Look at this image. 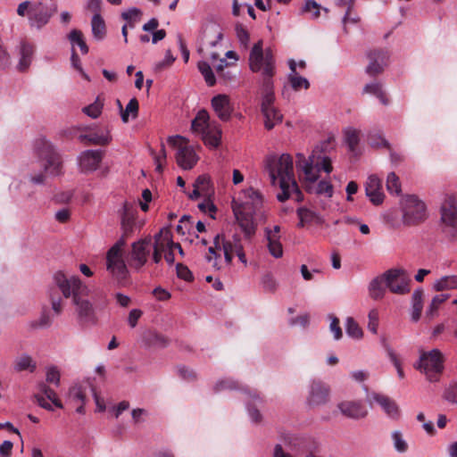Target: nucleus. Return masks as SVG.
I'll return each mask as SVG.
<instances>
[{
    "instance_id": "1",
    "label": "nucleus",
    "mask_w": 457,
    "mask_h": 457,
    "mask_svg": "<svg viewBox=\"0 0 457 457\" xmlns=\"http://www.w3.org/2000/svg\"><path fill=\"white\" fill-rule=\"evenodd\" d=\"M54 280L63 297L71 299L79 323L82 326L96 325L97 316L93 303L87 299L88 287L79 277L61 270L54 274Z\"/></svg>"
},
{
    "instance_id": "2",
    "label": "nucleus",
    "mask_w": 457,
    "mask_h": 457,
    "mask_svg": "<svg viewBox=\"0 0 457 457\" xmlns=\"http://www.w3.org/2000/svg\"><path fill=\"white\" fill-rule=\"evenodd\" d=\"M232 210L246 239L255 234L256 220H265L267 218L263 195L252 187L242 190L238 198L232 201Z\"/></svg>"
},
{
    "instance_id": "3",
    "label": "nucleus",
    "mask_w": 457,
    "mask_h": 457,
    "mask_svg": "<svg viewBox=\"0 0 457 457\" xmlns=\"http://www.w3.org/2000/svg\"><path fill=\"white\" fill-rule=\"evenodd\" d=\"M264 169L268 172L273 186L278 184L281 192L277 198L279 202H285L290 197L301 202L303 199V193L295 179L293 158L287 154L281 155L269 154L264 159Z\"/></svg>"
},
{
    "instance_id": "4",
    "label": "nucleus",
    "mask_w": 457,
    "mask_h": 457,
    "mask_svg": "<svg viewBox=\"0 0 457 457\" xmlns=\"http://www.w3.org/2000/svg\"><path fill=\"white\" fill-rule=\"evenodd\" d=\"M296 167L303 173L307 182L314 183L320 178V172L330 173L333 170L331 160L322 154V147L316 146L308 158L303 154H296Z\"/></svg>"
},
{
    "instance_id": "5",
    "label": "nucleus",
    "mask_w": 457,
    "mask_h": 457,
    "mask_svg": "<svg viewBox=\"0 0 457 457\" xmlns=\"http://www.w3.org/2000/svg\"><path fill=\"white\" fill-rule=\"evenodd\" d=\"M54 12L55 9L41 1H24L17 7V14L21 17L27 16L29 26L37 29L46 26Z\"/></svg>"
},
{
    "instance_id": "6",
    "label": "nucleus",
    "mask_w": 457,
    "mask_h": 457,
    "mask_svg": "<svg viewBox=\"0 0 457 457\" xmlns=\"http://www.w3.org/2000/svg\"><path fill=\"white\" fill-rule=\"evenodd\" d=\"M34 151L44 162V171L50 176L62 173V160L54 145L46 138H38L34 143Z\"/></svg>"
},
{
    "instance_id": "7",
    "label": "nucleus",
    "mask_w": 457,
    "mask_h": 457,
    "mask_svg": "<svg viewBox=\"0 0 457 457\" xmlns=\"http://www.w3.org/2000/svg\"><path fill=\"white\" fill-rule=\"evenodd\" d=\"M250 69L253 72H262L263 79H271L274 75L275 61L270 49L262 50V41L253 46L249 55Z\"/></svg>"
},
{
    "instance_id": "8",
    "label": "nucleus",
    "mask_w": 457,
    "mask_h": 457,
    "mask_svg": "<svg viewBox=\"0 0 457 457\" xmlns=\"http://www.w3.org/2000/svg\"><path fill=\"white\" fill-rule=\"evenodd\" d=\"M444 356L438 349L421 352L415 368L424 373L429 381H436L443 370Z\"/></svg>"
},
{
    "instance_id": "9",
    "label": "nucleus",
    "mask_w": 457,
    "mask_h": 457,
    "mask_svg": "<svg viewBox=\"0 0 457 457\" xmlns=\"http://www.w3.org/2000/svg\"><path fill=\"white\" fill-rule=\"evenodd\" d=\"M440 220L444 232L452 241H457V201L447 195L440 207Z\"/></svg>"
},
{
    "instance_id": "10",
    "label": "nucleus",
    "mask_w": 457,
    "mask_h": 457,
    "mask_svg": "<svg viewBox=\"0 0 457 457\" xmlns=\"http://www.w3.org/2000/svg\"><path fill=\"white\" fill-rule=\"evenodd\" d=\"M152 237H145L131 244L130 250L126 255L128 264L134 270H139L145 266L152 253Z\"/></svg>"
},
{
    "instance_id": "11",
    "label": "nucleus",
    "mask_w": 457,
    "mask_h": 457,
    "mask_svg": "<svg viewBox=\"0 0 457 457\" xmlns=\"http://www.w3.org/2000/svg\"><path fill=\"white\" fill-rule=\"evenodd\" d=\"M426 205L415 195H408L403 203V221L405 225H416L426 219Z\"/></svg>"
},
{
    "instance_id": "12",
    "label": "nucleus",
    "mask_w": 457,
    "mask_h": 457,
    "mask_svg": "<svg viewBox=\"0 0 457 457\" xmlns=\"http://www.w3.org/2000/svg\"><path fill=\"white\" fill-rule=\"evenodd\" d=\"M386 287L393 294L405 295L410 292L411 278L403 269H390L385 271Z\"/></svg>"
},
{
    "instance_id": "13",
    "label": "nucleus",
    "mask_w": 457,
    "mask_h": 457,
    "mask_svg": "<svg viewBox=\"0 0 457 457\" xmlns=\"http://www.w3.org/2000/svg\"><path fill=\"white\" fill-rule=\"evenodd\" d=\"M330 388L320 381L312 380L308 386L306 403L310 408H315L326 404L329 401Z\"/></svg>"
},
{
    "instance_id": "14",
    "label": "nucleus",
    "mask_w": 457,
    "mask_h": 457,
    "mask_svg": "<svg viewBox=\"0 0 457 457\" xmlns=\"http://www.w3.org/2000/svg\"><path fill=\"white\" fill-rule=\"evenodd\" d=\"M185 140L180 136L169 137L168 143L173 146H179L177 162L184 170H190L196 163L197 158L193 148L179 145V141Z\"/></svg>"
},
{
    "instance_id": "15",
    "label": "nucleus",
    "mask_w": 457,
    "mask_h": 457,
    "mask_svg": "<svg viewBox=\"0 0 457 457\" xmlns=\"http://www.w3.org/2000/svg\"><path fill=\"white\" fill-rule=\"evenodd\" d=\"M106 265L107 270L119 282H122L127 278L129 270L122 253L107 252Z\"/></svg>"
},
{
    "instance_id": "16",
    "label": "nucleus",
    "mask_w": 457,
    "mask_h": 457,
    "mask_svg": "<svg viewBox=\"0 0 457 457\" xmlns=\"http://www.w3.org/2000/svg\"><path fill=\"white\" fill-rule=\"evenodd\" d=\"M102 160L103 152L101 150H87L78 157L79 169L85 173L97 170Z\"/></svg>"
},
{
    "instance_id": "17",
    "label": "nucleus",
    "mask_w": 457,
    "mask_h": 457,
    "mask_svg": "<svg viewBox=\"0 0 457 457\" xmlns=\"http://www.w3.org/2000/svg\"><path fill=\"white\" fill-rule=\"evenodd\" d=\"M212 107L216 115L222 121H228L233 112V105L230 98L225 94H220L212 98Z\"/></svg>"
},
{
    "instance_id": "18",
    "label": "nucleus",
    "mask_w": 457,
    "mask_h": 457,
    "mask_svg": "<svg viewBox=\"0 0 457 457\" xmlns=\"http://www.w3.org/2000/svg\"><path fill=\"white\" fill-rule=\"evenodd\" d=\"M136 213L137 208L132 202L125 201L120 210H119L121 230L124 231L126 235H131L133 233Z\"/></svg>"
},
{
    "instance_id": "19",
    "label": "nucleus",
    "mask_w": 457,
    "mask_h": 457,
    "mask_svg": "<svg viewBox=\"0 0 457 457\" xmlns=\"http://www.w3.org/2000/svg\"><path fill=\"white\" fill-rule=\"evenodd\" d=\"M369 65L366 72L370 76H376L383 71L384 67L387 64L388 54L384 50H374L369 53Z\"/></svg>"
},
{
    "instance_id": "20",
    "label": "nucleus",
    "mask_w": 457,
    "mask_h": 457,
    "mask_svg": "<svg viewBox=\"0 0 457 457\" xmlns=\"http://www.w3.org/2000/svg\"><path fill=\"white\" fill-rule=\"evenodd\" d=\"M337 408L344 416L353 420L362 419L368 414L365 406L358 401L340 402Z\"/></svg>"
},
{
    "instance_id": "21",
    "label": "nucleus",
    "mask_w": 457,
    "mask_h": 457,
    "mask_svg": "<svg viewBox=\"0 0 457 457\" xmlns=\"http://www.w3.org/2000/svg\"><path fill=\"white\" fill-rule=\"evenodd\" d=\"M365 192L370 201L378 205L384 201V193L382 191V182L376 175L369 176L365 184Z\"/></svg>"
},
{
    "instance_id": "22",
    "label": "nucleus",
    "mask_w": 457,
    "mask_h": 457,
    "mask_svg": "<svg viewBox=\"0 0 457 457\" xmlns=\"http://www.w3.org/2000/svg\"><path fill=\"white\" fill-rule=\"evenodd\" d=\"M370 400L377 403L388 417L391 419H398L400 410L395 400L380 394H372Z\"/></svg>"
},
{
    "instance_id": "23",
    "label": "nucleus",
    "mask_w": 457,
    "mask_h": 457,
    "mask_svg": "<svg viewBox=\"0 0 457 457\" xmlns=\"http://www.w3.org/2000/svg\"><path fill=\"white\" fill-rule=\"evenodd\" d=\"M275 101V96L273 92V82L272 79H263L262 82V97L261 104L262 112H270V108H274L273 105Z\"/></svg>"
},
{
    "instance_id": "24",
    "label": "nucleus",
    "mask_w": 457,
    "mask_h": 457,
    "mask_svg": "<svg viewBox=\"0 0 457 457\" xmlns=\"http://www.w3.org/2000/svg\"><path fill=\"white\" fill-rule=\"evenodd\" d=\"M213 244L217 248L228 247V250L233 253L240 252L244 248L241 237L237 234L233 235L231 240H226L222 234H217L213 238Z\"/></svg>"
},
{
    "instance_id": "25",
    "label": "nucleus",
    "mask_w": 457,
    "mask_h": 457,
    "mask_svg": "<svg viewBox=\"0 0 457 457\" xmlns=\"http://www.w3.org/2000/svg\"><path fill=\"white\" fill-rule=\"evenodd\" d=\"M220 137L221 129L215 120H212L209 128L201 134V138L204 144L211 147H217L220 145Z\"/></svg>"
},
{
    "instance_id": "26",
    "label": "nucleus",
    "mask_w": 457,
    "mask_h": 457,
    "mask_svg": "<svg viewBox=\"0 0 457 457\" xmlns=\"http://www.w3.org/2000/svg\"><path fill=\"white\" fill-rule=\"evenodd\" d=\"M211 123H212V120H210L208 112L203 109L197 112L195 118L192 120L191 129L201 136L209 128Z\"/></svg>"
},
{
    "instance_id": "27",
    "label": "nucleus",
    "mask_w": 457,
    "mask_h": 457,
    "mask_svg": "<svg viewBox=\"0 0 457 457\" xmlns=\"http://www.w3.org/2000/svg\"><path fill=\"white\" fill-rule=\"evenodd\" d=\"M297 215L299 217L300 222L298 224L299 227H303L306 224H321L323 222L322 217L308 209V208H299L297 210Z\"/></svg>"
},
{
    "instance_id": "28",
    "label": "nucleus",
    "mask_w": 457,
    "mask_h": 457,
    "mask_svg": "<svg viewBox=\"0 0 457 457\" xmlns=\"http://www.w3.org/2000/svg\"><path fill=\"white\" fill-rule=\"evenodd\" d=\"M384 284L386 285L385 272L370 281L369 285V295L372 299L378 300L384 296L386 291Z\"/></svg>"
},
{
    "instance_id": "29",
    "label": "nucleus",
    "mask_w": 457,
    "mask_h": 457,
    "mask_svg": "<svg viewBox=\"0 0 457 457\" xmlns=\"http://www.w3.org/2000/svg\"><path fill=\"white\" fill-rule=\"evenodd\" d=\"M172 241L169 237L168 232L163 233L161 230L157 233L154 237V242L152 241L153 248L152 250H158L160 253L163 255L171 248Z\"/></svg>"
},
{
    "instance_id": "30",
    "label": "nucleus",
    "mask_w": 457,
    "mask_h": 457,
    "mask_svg": "<svg viewBox=\"0 0 457 457\" xmlns=\"http://www.w3.org/2000/svg\"><path fill=\"white\" fill-rule=\"evenodd\" d=\"M433 289L440 292L457 289V275H447L436 279L433 284Z\"/></svg>"
},
{
    "instance_id": "31",
    "label": "nucleus",
    "mask_w": 457,
    "mask_h": 457,
    "mask_svg": "<svg viewBox=\"0 0 457 457\" xmlns=\"http://www.w3.org/2000/svg\"><path fill=\"white\" fill-rule=\"evenodd\" d=\"M33 46L28 43H22L21 46V59L18 64V69L21 71H26L32 60V54H33Z\"/></svg>"
},
{
    "instance_id": "32",
    "label": "nucleus",
    "mask_w": 457,
    "mask_h": 457,
    "mask_svg": "<svg viewBox=\"0 0 457 457\" xmlns=\"http://www.w3.org/2000/svg\"><path fill=\"white\" fill-rule=\"evenodd\" d=\"M92 34L95 39L101 41L105 37L106 27L101 15H93L91 20Z\"/></svg>"
},
{
    "instance_id": "33",
    "label": "nucleus",
    "mask_w": 457,
    "mask_h": 457,
    "mask_svg": "<svg viewBox=\"0 0 457 457\" xmlns=\"http://www.w3.org/2000/svg\"><path fill=\"white\" fill-rule=\"evenodd\" d=\"M423 290L417 289L412 294V310H411V320L418 321L420 318L421 311L423 308L422 304Z\"/></svg>"
},
{
    "instance_id": "34",
    "label": "nucleus",
    "mask_w": 457,
    "mask_h": 457,
    "mask_svg": "<svg viewBox=\"0 0 457 457\" xmlns=\"http://www.w3.org/2000/svg\"><path fill=\"white\" fill-rule=\"evenodd\" d=\"M268 241V249L274 258H280L283 255V247L280 242V236L265 235Z\"/></svg>"
},
{
    "instance_id": "35",
    "label": "nucleus",
    "mask_w": 457,
    "mask_h": 457,
    "mask_svg": "<svg viewBox=\"0 0 457 457\" xmlns=\"http://www.w3.org/2000/svg\"><path fill=\"white\" fill-rule=\"evenodd\" d=\"M36 367V362L33 361L32 357L28 354H21L14 362V370L19 372L23 370L33 372Z\"/></svg>"
},
{
    "instance_id": "36",
    "label": "nucleus",
    "mask_w": 457,
    "mask_h": 457,
    "mask_svg": "<svg viewBox=\"0 0 457 457\" xmlns=\"http://www.w3.org/2000/svg\"><path fill=\"white\" fill-rule=\"evenodd\" d=\"M54 318L49 310L44 307L39 318L30 322L29 326L32 328H48L53 324Z\"/></svg>"
},
{
    "instance_id": "37",
    "label": "nucleus",
    "mask_w": 457,
    "mask_h": 457,
    "mask_svg": "<svg viewBox=\"0 0 457 457\" xmlns=\"http://www.w3.org/2000/svg\"><path fill=\"white\" fill-rule=\"evenodd\" d=\"M363 93L373 95L378 97L383 104H388V99L382 89L381 84L378 82H371L367 84L363 88Z\"/></svg>"
},
{
    "instance_id": "38",
    "label": "nucleus",
    "mask_w": 457,
    "mask_h": 457,
    "mask_svg": "<svg viewBox=\"0 0 457 457\" xmlns=\"http://www.w3.org/2000/svg\"><path fill=\"white\" fill-rule=\"evenodd\" d=\"M264 116V126L267 129H272L277 124L280 123L283 119V115L277 108H270V112H262Z\"/></svg>"
},
{
    "instance_id": "39",
    "label": "nucleus",
    "mask_w": 457,
    "mask_h": 457,
    "mask_svg": "<svg viewBox=\"0 0 457 457\" xmlns=\"http://www.w3.org/2000/svg\"><path fill=\"white\" fill-rule=\"evenodd\" d=\"M68 38L71 41V44L72 45V46L77 45L79 47V49L83 54H86L88 53V47L86 44L83 34L80 30L72 29L70 32Z\"/></svg>"
},
{
    "instance_id": "40",
    "label": "nucleus",
    "mask_w": 457,
    "mask_h": 457,
    "mask_svg": "<svg viewBox=\"0 0 457 457\" xmlns=\"http://www.w3.org/2000/svg\"><path fill=\"white\" fill-rule=\"evenodd\" d=\"M197 67L206 84L209 87L214 86L216 83V79L210 64L205 61H201L198 62Z\"/></svg>"
},
{
    "instance_id": "41",
    "label": "nucleus",
    "mask_w": 457,
    "mask_h": 457,
    "mask_svg": "<svg viewBox=\"0 0 457 457\" xmlns=\"http://www.w3.org/2000/svg\"><path fill=\"white\" fill-rule=\"evenodd\" d=\"M346 334L354 339H361L363 337V331L358 323L352 317H348L345 320Z\"/></svg>"
},
{
    "instance_id": "42",
    "label": "nucleus",
    "mask_w": 457,
    "mask_h": 457,
    "mask_svg": "<svg viewBox=\"0 0 457 457\" xmlns=\"http://www.w3.org/2000/svg\"><path fill=\"white\" fill-rule=\"evenodd\" d=\"M39 395L46 396L48 400H50L57 408H62V403L57 398L56 393L48 386L46 383H40L38 385Z\"/></svg>"
},
{
    "instance_id": "43",
    "label": "nucleus",
    "mask_w": 457,
    "mask_h": 457,
    "mask_svg": "<svg viewBox=\"0 0 457 457\" xmlns=\"http://www.w3.org/2000/svg\"><path fill=\"white\" fill-rule=\"evenodd\" d=\"M345 142L352 153H354L356 146L359 144V131L353 129L347 128L345 130Z\"/></svg>"
},
{
    "instance_id": "44",
    "label": "nucleus",
    "mask_w": 457,
    "mask_h": 457,
    "mask_svg": "<svg viewBox=\"0 0 457 457\" xmlns=\"http://www.w3.org/2000/svg\"><path fill=\"white\" fill-rule=\"evenodd\" d=\"M288 80L292 88L298 91L302 88L308 89L310 83L307 79L297 74H288Z\"/></svg>"
},
{
    "instance_id": "45",
    "label": "nucleus",
    "mask_w": 457,
    "mask_h": 457,
    "mask_svg": "<svg viewBox=\"0 0 457 457\" xmlns=\"http://www.w3.org/2000/svg\"><path fill=\"white\" fill-rule=\"evenodd\" d=\"M145 345L147 346H158V347H164L167 345L168 341L167 339L162 337V335L149 332L147 336L145 338Z\"/></svg>"
},
{
    "instance_id": "46",
    "label": "nucleus",
    "mask_w": 457,
    "mask_h": 457,
    "mask_svg": "<svg viewBox=\"0 0 457 457\" xmlns=\"http://www.w3.org/2000/svg\"><path fill=\"white\" fill-rule=\"evenodd\" d=\"M386 189L391 194L399 195L401 193V183L398 176L395 172H390L386 178Z\"/></svg>"
},
{
    "instance_id": "47",
    "label": "nucleus",
    "mask_w": 457,
    "mask_h": 457,
    "mask_svg": "<svg viewBox=\"0 0 457 457\" xmlns=\"http://www.w3.org/2000/svg\"><path fill=\"white\" fill-rule=\"evenodd\" d=\"M49 299L51 302L52 310L54 311L55 315H60L63 310V301L58 295V293L55 289H51L49 291Z\"/></svg>"
},
{
    "instance_id": "48",
    "label": "nucleus",
    "mask_w": 457,
    "mask_h": 457,
    "mask_svg": "<svg viewBox=\"0 0 457 457\" xmlns=\"http://www.w3.org/2000/svg\"><path fill=\"white\" fill-rule=\"evenodd\" d=\"M321 6L314 0H306L302 11L310 13V18L316 20L320 15Z\"/></svg>"
},
{
    "instance_id": "49",
    "label": "nucleus",
    "mask_w": 457,
    "mask_h": 457,
    "mask_svg": "<svg viewBox=\"0 0 457 457\" xmlns=\"http://www.w3.org/2000/svg\"><path fill=\"white\" fill-rule=\"evenodd\" d=\"M449 298L448 294H439L435 295L427 310V315L433 316L440 305L444 303Z\"/></svg>"
},
{
    "instance_id": "50",
    "label": "nucleus",
    "mask_w": 457,
    "mask_h": 457,
    "mask_svg": "<svg viewBox=\"0 0 457 457\" xmlns=\"http://www.w3.org/2000/svg\"><path fill=\"white\" fill-rule=\"evenodd\" d=\"M138 112V102L136 98L129 100L124 111H121V120L123 122L129 121V115L132 114L133 118L137 117Z\"/></svg>"
},
{
    "instance_id": "51",
    "label": "nucleus",
    "mask_w": 457,
    "mask_h": 457,
    "mask_svg": "<svg viewBox=\"0 0 457 457\" xmlns=\"http://www.w3.org/2000/svg\"><path fill=\"white\" fill-rule=\"evenodd\" d=\"M86 395L82 387L74 386L70 389L69 400L72 403H85Z\"/></svg>"
},
{
    "instance_id": "52",
    "label": "nucleus",
    "mask_w": 457,
    "mask_h": 457,
    "mask_svg": "<svg viewBox=\"0 0 457 457\" xmlns=\"http://www.w3.org/2000/svg\"><path fill=\"white\" fill-rule=\"evenodd\" d=\"M392 439L394 443L395 449L399 453H405L408 450V444L403 439V434L398 431H393L392 432Z\"/></svg>"
},
{
    "instance_id": "53",
    "label": "nucleus",
    "mask_w": 457,
    "mask_h": 457,
    "mask_svg": "<svg viewBox=\"0 0 457 457\" xmlns=\"http://www.w3.org/2000/svg\"><path fill=\"white\" fill-rule=\"evenodd\" d=\"M236 34L237 37V39L240 43V45L244 47V49H247L250 40V36L248 31L245 29V28L240 24L237 23L235 27Z\"/></svg>"
},
{
    "instance_id": "54",
    "label": "nucleus",
    "mask_w": 457,
    "mask_h": 457,
    "mask_svg": "<svg viewBox=\"0 0 457 457\" xmlns=\"http://www.w3.org/2000/svg\"><path fill=\"white\" fill-rule=\"evenodd\" d=\"M103 108V103L97 98L93 104L83 108V112L89 117L96 119L101 112Z\"/></svg>"
},
{
    "instance_id": "55",
    "label": "nucleus",
    "mask_w": 457,
    "mask_h": 457,
    "mask_svg": "<svg viewBox=\"0 0 457 457\" xmlns=\"http://www.w3.org/2000/svg\"><path fill=\"white\" fill-rule=\"evenodd\" d=\"M261 283L266 292L273 293L278 287V282L270 273L263 275Z\"/></svg>"
},
{
    "instance_id": "56",
    "label": "nucleus",
    "mask_w": 457,
    "mask_h": 457,
    "mask_svg": "<svg viewBox=\"0 0 457 457\" xmlns=\"http://www.w3.org/2000/svg\"><path fill=\"white\" fill-rule=\"evenodd\" d=\"M222 248H217L215 247V245L213 244V246H210L208 249V255L206 256V260L208 262H211L212 267L216 270H220L221 265L219 262V258L220 257V254H218L217 250H221Z\"/></svg>"
},
{
    "instance_id": "57",
    "label": "nucleus",
    "mask_w": 457,
    "mask_h": 457,
    "mask_svg": "<svg viewBox=\"0 0 457 457\" xmlns=\"http://www.w3.org/2000/svg\"><path fill=\"white\" fill-rule=\"evenodd\" d=\"M61 374L57 367L51 366L46 369V380L58 386L60 385Z\"/></svg>"
},
{
    "instance_id": "58",
    "label": "nucleus",
    "mask_w": 457,
    "mask_h": 457,
    "mask_svg": "<svg viewBox=\"0 0 457 457\" xmlns=\"http://www.w3.org/2000/svg\"><path fill=\"white\" fill-rule=\"evenodd\" d=\"M333 192L332 184L326 180H320L315 187V193L317 195H325L328 198L332 197Z\"/></svg>"
},
{
    "instance_id": "59",
    "label": "nucleus",
    "mask_w": 457,
    "mask_h": 457,
    "mask_svg": "<svg viewBox=\"0 0 457 457\" xmlns=\"http://www.w3.org/2000/svg\"><path fill=\"white\" fill-rule=\"evenodd\" d=\"M80 139H87L88 142L94 145H104L109 143V137L104 135L90 134L86 136H80Z\"/></svg>"
},
{
    "instance_id": "60",
    "label": "nucleus",
    "mask_w": 457,
    "mask_h": 457,
    "mask_svg": "<svg viewBox=\"0 0 457 457\" xmlns=\"http://www.w3.org/2000/svg\"><path fill=\"white\" fill-rule=\"evenodd\" d=\"M193 186L199 189L203 194L207 195L210 190V179L205 175H201L195 179Z\"/></svg>"
},
{
    "instance_id": "61",
    "label": "nucleus",
    "mask_w": 457,
    "mask_h": 457,
    "mask_svg": "<svg viewBox=\"0 0 457 457\" xmlns=\"http://www.w3.org/2000/svg\"><path fill=\"white\" fill-rule=\"evenodd\" d=\"M328 317L330 320L329 329L333 333L334 339H341L343 337V332L339 325V320L334 315H329Z\"/></svg>"
},
{
    "instance_id": "62",
    "label": "nucleus",
    "mask_w": 457,
    "mask_h": 457,
    "mask_svg": "<svg viewBox=\"0 0 457 457\" xmlns=\"http://www.w3.org/2000/svg\"><path fill=\"white\" fill-rule=\"evenodd\" d=\"M386 352H387V355H388L390 361L394 364V366L395 367V369L397 370L398 377L400 378H403L404 373L402 369L401 361H400L397 354L391 348H387Z\"/></svg>"
},
{
    "instance_id": "63",
    "label": "nucleus",
    "mask_w": 457,
    "mask_h": 457,
    "mask_svg": "<svg viewBox=\"0 0 457 457\" xmlns=\"http://www.w3.org/2000/svg\"><path fill=\"white\" fill-rule=\"evenodd\" d=\"M369 322H368V329L373 333H378V312L377 310L373 309L370 311L369 315Z\"/></svg>"
},
{
    "instance_id": "64",
    "label": "nucleus",
    "mask_w": 457,
    "mask_h": 457,
    "mask_svg": "<svg viewBox=\"0 0 457 457\" xmlns=\"http://www.w3.org/2000/svg\"><path fill=\"white\" fill-rule=\"evenodd\" d=\"M142 16V11L137 7H132L121 13V18L125 21H139Z\"/></svg>"
}]
</instances>
